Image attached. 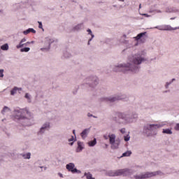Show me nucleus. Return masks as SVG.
<instances>
[{
	"label": "nucleus",
	"instance_id": "f257e3e1",
	"mask_svg": "<svg viewBox=\"0 0 179 179\" xmlns=\"http://www.w3.org/2000/svg\"><path fill=\"white\" fill-rule=\"evenodd\" d=\"M143 61H145V59L141 55H135L129 58V62H131V64L128 63L127 64L117 66L115 71L116 72H124V73L128 71L136 72V71H138L136 65H141Z\"/></svg>",
	"mask_w": 179,
	"mask_h": 179
},
{
	"label": "nucleus",
	"instance_id": "f03ea898",
	"mask_svg": "<svg viewBox=\"0 0 179 179\" xmlns=\"http://www.w3.org/2000/svg\"><path fill=\"white\" fill-rule=\"evenodd\" d=\"M32 117L31 113H30L27 108L20 109L17 115H15L17 120H27V121Z\"/></svg>",
	"mask_w": 179,
	"mask_h": 179
},
{
	"label": "nucleus",
	"instance_id": "7ed1b4c3",
	"mask_svg": "<svg viewBox=\"0 0 179 179\" xmlns=\"http://www.w3.org/2000/svg\"><path fill=\"white\" fill-rule=\"evenodd\" d=\"M131 174V171L128 169H118L116 171H110L108 173L110 177H117L118 176H127Z\"/></svg>",
	"mask_w": 179,
	"mask_h": 179
},
{
	"label": "nucleus",
	"instance_id": "20e7f679",
	"mask_svg": "<svg viewBox=\"0 0 179 179\" xmlns=\"http://www.w3.org/2000/svg\"><path fill=\"white\" fill-rule=\"evenodd\" d=\"M160 124H148L147 126L144 127V134L147 135V136H152V132H156V129H159L160 128Z\"/></svg>",
	"mask_w": 179,
	"mask_h": 179
},
{
	"label": "nucleus",
	"instance_id": "39448f33",
	"mask_svg": "<svg viewBox=\"0 0 179 179\" xmlns=\"http://www.w3.org/2000/svg\"><path fill=\"white\" fill-rule=\"evenodd\" d=\"M159 174V171L157 172H147L143 174L141 176H135L136 179H142V178H150V177H155V176H157Z\"/></svg>",
	"mask_w": 179,
	"mask_h": 179
},
{
	"label": "nucleus",
	"instance_id": "423d86ee",
	"mask_svg": "<svg viewBox=\"0 0 179 179\" xmlns=\"http://www.w3.org/2000/svg\"><path fill=\"white\" fill-rule=\"evenodd\" d=\"M66 169L69 170V171H71L73 174H75V173H80V171L78 170L77 169H75V164L73 163H69L66 166Z\"/></svg>",
	"mask_w": 179,
	"mask_h": 179
},
{
	"label": "nucleus",
	"instance_id": "0eeeda50",
	"mask_svg": "<svg viewBox=\"0 0 179 179\" xmlns=\"http://www.w3.org/2000/svg\"><path fill=\"white\" fill-rule=\"evenodd\" d=\"M179 29V27H175V28H173L171 27V26L170 25H165L164 27H163L162 29H161V30H164V31H171V30H177Z\"/></svg>",
	"mask_w": 179,
	"mask_h": 179
},
{
	"label": "nucleus",
	"instance_id": "6e6552de",
	"mask_svg": "<svg viewBox=\"0 0 179 179\" xmlns=\"http://www.w3.org/2000/svg\"><path fill=\"white\" fill-rule=\"evenodd\" d=\"M112 149H118V146H120V141L116 140L115 142L112 143L111 144Z\"/></svg>",
	"mask_w": 179,
	"mask_h": 179
},
{
	"label": "nucleus",
	"instance_id": "1a4fd4ad",
	"mask_svg": "<svg viewBox=\"0 0 179 179\" xmlns=\"http://www.w3.org/2000/svg\"><path fill=\"white\" fill-rule=\"evenodd\" d=\"M108 138H109V142H110V145L112 143H114V142L115 141V134H110L108 136Z\"/></svg>",
	"mask_w": 179,
	"mask_h": 179
},
{
	"label": "nucleus",
	"instance_id": "9d476101",
	"mask_svg": "<svg viewBox=\"0 0 179 179\" xmlns=\"http://www.w3.org/2000/svg\"><path fill=\"white\" fill-rule=\"evenodd\" d=\"M46 128H50V123H45L43 124V126L41 128L39 133L43 134L44 132V129H46Z\"/></svg>",
	"mask_w": 179,
	"mask_h": 179
},
{
	"label": "nucleus",
	"instance_id": "9b49d317",
	"mask_svg": "<svg viewBox=\"0 0 179 179\" xmlns=\"http://www.w3.org/2000/svg\"><path fill=\"white\" fill-rule=\"evenodd\" d=\"M87 134H89V129H85L81 134V137L83 138V139H85V138H86V136H87Z\"/></svg>",
	"mask_w": 179,
	"mask_h": 179
},
{
	"label": "nucleus",
	"instance_id": "f8f14e48",
	"mask_svg": "<svg viewBox=\"0 0 179 179\" xmlns=\"http://www.w3.org/2000/svg\"><path fill=\"white\" fill-rule=\"evenodd\" d=\"M146 34V32H142L141 34H138L136 37H134L135 40L136 41H138V40H141L143 36Z\"/></svg>",
	"mask_w": 179,
	"mask_h": 179
},
{
	"label": "nucleus",
	"instance_id": "ddd939ff",
	"mask_svg": "<svg viewBox=\"0 0 179 179\" xmlns=\"http://www.w3.org/2000/svg\"><path fill=\"white\" fill-rule=\"evenodd\" d=\"M122 99H124V98L113 97V98H109V99L106 98V100H108V101H110V103H114V101H117V100H122Z\"/></svg>",
	"mask_w": 179,
	"mask_h": 179
},
{
	"label": "nucleus",
	"instance_id": "4468645a",
	"mask_svg": "<svg viewBox=\"0 0 179 179\" xmlns=\"http://www.w3.org/2000/svg\"><path fill=\"white\" fill-rule=\"evenodd\" d=\"M17 90H22V88H18L17 87H15L11 91H10V94L11 96H13L14 94H16V92Z\"/></svg>",
	"mask_w": 179,
	"mask_h": 179
},
{
	"label": "nucleus",
	"instance_id": "2eb2a0df",
	"mask_svg": "<svg viewBox=\"0 0 179 179\" xmlns=\"http://www.w3.org/2000/svg\"><path fill=\"white\" fill-rule=\"evenodd\" d=\"M27 44H30V42H27L26 43H23L22 41L20 42V44L17 45L16 47L17 48H22L23 45H27Z\"/></svg>",
	"mask_w": 179,
	"mask_h": 179
},
{
	"label": "nucleus",
	"instance_id": "dca6fc26",
	"mask_svg": "<svg viewBox=\"0 0 179 179\" xmlns=\"http://www.w3.org/2000/svg\"><path fill=\"white\" fill-rule=\"evenodd\" d=\"M162 132L163 134H167L168 135H171V134H173V131H171V129H164Z\"/></svg>",
	"mask_w": 179,
	"mask_h": 179
},
{
	"label": "nucleus",
	"instance_id": "f3484780",
	"mask_svg": "<svg viewBox=\"0 0 179 179\" xmlns=\"http://www.w3.org/2000/svg\"><path fill=\"white\" fill-rule=\"evenodd\" d=\"M1 50H3V51H7V50H9V45H8L7 43L1 45Z\"/></svg>",
	"mask_w": 179,
	"mask_h": 179
},
{
	"label": "nucleus",
	"instance_id": "a211bd4d",
	"mask_svg": "<svg viewBox=\"0 0 179 179\" xmlns=\"http://www.w3.org/2000/svg\"><path fill=\"white\" fill-rule=\"evenodd\" d=\"M97 143V141L94 138L93 141L88 143L89 146H94Z\"/></svg>",
	"mask_w": 179,
	"mask_h": 179
},
{
	"label": "nucleus",
	"instance_id": "6ab92c4d",
	"mask_svg": "<svg viewBox=\"0 0 179 179\" xmlns=\"http://www.w3.org/2000/svg\"><path fill=\"white\" fill-rule=\"evenodd\" d=\"M131 155H132V152H131V151H127V152H124V153L122 154V157H128V156H131Z\"/></svg>",
	"mask_w": 179,
	"mask_h": 179
},
{
	"label": "nucleus",
	"instance_id": "aec40b11",
	"mask_svg": "<svg viewBox=\"0 0 179 179\" xmlns=\"http://www.w3.org/2000/svg\"><path fill=\"white\" fill-rule=\"evenodd\" d=\"M30 51V48H24L20 49L21 52H29Z\"/></svg>",
	"mask_w": 179,
	"mask_h": 179
},
{
	"label": "nucleus",
	"instance_id": "412c9836",
	"mask_svg": "<svg viewBox=\"0 0 179 179\" xmlns=\"http://www.w3.org/2000/svg\"><path fill=\"white\" fill-rule=\"evenodd\" d=\"M10 109L8 108L7 106H4L3 109L1 110L2 114H5V113H8V111H10Z\"/></svg>",
	"mask_w": 179,
	"mask_h": 179
},
{
	"label": "nucleus",
	"instance_id": "4be33fe9",
	"mask_svg": "<svg viewBox=\"0 0 179 179\" xmlns=\"http://www.w3.org/2000/svg\"><path fill=\"white\" fill-rule=\"evenodd\" d=\"M85 177H87V179H93L92 173H85Z\"/></svg>",
	"mask_w": 179,
	"mask_h": 179
},
{
	"label": "nucleus",
	"instance_id": "5701e85b",
	"mask_svg": "<svg viewBox=\"0 0 179 179\" xmlns=\"http://www.w3.org/2000/svg\"><path fill=\"white\" fill-rule=\"evenodd\" d=\"M31 155V154H30V152H28L27 154L23 155L22 157H24V159H30Z\"/></svg>",
	"mask_w": 179,
	"mask_h": 179
},
{
	"label": "nucleus",
	"instance_id": "b1692460",
	"mask_svg": "<svg viewBox=\"0 0 179 179\" xmlns=\"http://www.w3.org/2000/svg\"><path fill=\"white\" fill-rule=\"evenodd\" d=\"M78 149H79L80 150H82V149H83V147H82V143H80V141L78 142Z\"/></svg>",
	"mask_w": 179,
	"mask_h": 179
},
{
	"label": "nucleus",
	"instance_id": "393cba45",
	"mask_svg": "<svg viewBox=\"0 0 179 179\" xmlns=\"http://www.w3.org/2000/svg\"><path fill=\"white\" fill-rule=\"evenodd\" d=\"M130 138H131V137L129 136V135L125 136H124V141H125V142H128V141H129Z\"/></svg>",
	"mask_w": 179,
	"mask_h": 179
},
{
	"label": "nucleus",
	"instance_id": "a878e982",
	"mask_svg": "<svg viewBox=\"0 0 179 179\" xmlns=\"http://www.w3.org/2000/svg\"><path fill=\"white\" fill-rule=\"evenodd\" d=\"M29 33H30V28L27 29L26 31H24L23 34H29Z\"/></svg>",
	"mask_w": 179,
	"mask_h": 179
},
{
	"label": "nucleus",
	"instance_id": "bb28decb",
	"mask_svg": "<svg viewBox=\"0 0 179 179\" xmlns=\"http://www.w3.org/2000/svg\"><path fill=\"white\" fill-rule=\"evenodd\" d=\"M0 78H3V69L0 70Z\"/></svg>",
	"mask_w": 179,
	"mask_h": 179
},
{
	"label": "nucleus",
	"instance_id": "cd10ccee",
	"mask_svg": "<svg viewBox=\"0 0 179 179\" xmlns=\"http://www.w3.org/2000/svg\"><path fill=\"white\" fill-rule=\"evenodd\" d=\"M174 129H175L176 131H179V123L177 124L175 126Z\"/></svg>",
	"mask_w": 179,
	"mask_h": 179
},
{
	"label": "nucleus",
	"instance_id": "c85d7f7f",
	"mask_svg": "<svg viewBox=\"0 0 179 179\" xmlns=\"http://www.w3.org/2000/svg\"><path fill=\"white\" fill-rule=\"evenodd\" d=\"M99 83L97 82V80H95V82L94 83V84H92V87H94V86H96Z\"/></svg>",
	"mask_w": 179,
	"mask_h": 179
},
{
	"label": "nucleus",
	"instance_id": "c756f323",
	"mask_svg": "<svg viewBox=\"0 0 179 179\" xmlns=\"http://www.w3.org/2000/svg\"><path fill=\"white\" fill-rule=\"evenodd\" d=\"M38 27H39V29H43V24L41 23V22H38Z\"/></svg>",
	"mask_w": 179,
	"mask_h": 179
},
{
	"label": "nucleus",
	"instance_id": "7c9ffc66",
	"mask_svg": "<svg viewBox=\"0 0 179 179\" xmlns=\"http://www.w3.org/2000/svg\"><path fill=\"white\" fill-rule=\"evenodd\" d=\"M30 30V33H36V30H34V29L33 28H29Z\"/></svg>",
	"mask_w": 179,
	"mask_h": 179
},
{
	"label": "nucleus",
	"instance_id": "2f4dec72",
	"mask_svg": "<svg viewBox=\"0 0 179 179\" xmlns=\"http://www.w3.org/2000/svg\"><path fill=\"white\" fill-rule=\"evenodd\" d=\"M119 117H120V118H125V117H124V115H122V113H119Z\"/></svg>",
	"mask_w": 179,
	"mask_h": 179
},
{
	"label": "nucleus",
	"instance_id": "473e14b6",
	"mask_svg": "<svg viewBox=\"0 0 179 179\" xmlns=\"http://www.w3.org/2000/svg\"><path fill=\"white\" fill-rule=\"evenodd\" d=\"M121 134H125V129H122L120 130Z\"/></svg>",
	"mask_w": 179,
	"mask_h": 179
},
{
	"label": "nucleus",
	"instance_id": "72a5a7b5",
	"mask_svg": "<svg viewBox=\"0 0 179 179\" xmlns=\"http://www.w3.org/2000/svg\"><path fill=\"white\" fill-rule=\"evenodd\" d=\"M25 99H28V100L30 99V97L29 96V94H25Z\"/></svg>",
	"mask_w": 179,
	"mask_h": 179
},
{
	"label": "nucleus",
	"instance_id": "f704fd0d",
	"mask_svg": "<svg viewBox=\"0 0 179 179\" xmlns=\"http://www.w3.org/2000/svg\"><path fill=\"white\" fill-rule=\"evenodd\" d=\"M21 43H26V38H22V40H21Z\"/></svg>",
	"mask_w": 179,
	"mask_h": 179
},
{
	"label": "nucleus",
	"instance_id": "c9c22d12",
	"mask_svg": "<svg viewBox=\"0 0 179 179\" xmlns=\"http://www.w3.org/2000/svg\"><path fill=\"white\" fill-rule=\"evenodd\" d=\"M72 141H73V136L69 139V142H72Z\"/></svg>",
	"mask_w": 179,
	"mask_h": 179
},
{
	"label": "nucleus",
	"instance_id": "e433bc0d",
	"mask_svg": "<svg viewBox=\"0 0 179 179\" xmlns=\"http://www.w3.org/2000/svg\"><path fill=\"white\" fill-rule=\"evenodd\" d=\"M103 138H104V139H106L107 141V139H108L109 137L106 135H104Z\"/></svg>",
	"mask_w": 179,
	"mask_h": 179
},
{
	"label": "nucleus",
	"instance_id": "4c0bfd02",
	"mask_svg": "<svg viewBox=\"0 0 179 179\" xmlns=\"http://www.w3.org/2000/svg\"><path fill=\"white\" fill-rule=\"evenodd\" d=\"M87 31L89 32V34H92V30L91 29H87Z\"/></svg>",
	"mask_w": 179,
	"mask_h": 179
},
{
	"label": "nucleus",
	"instance_id": "58836bf2",
	"mask_svg": "<svg viewBox=\"0 0 179 179\" xmlns=\"http://www.w3.org/2000/svg\"><path fill=\"white\" fill-rule=\"evenodd\" d=\"M88 117H92V115H90V113H88Z\"/></svg>",
	"mask_w": 179,
	"mask_h": 179
},
{
	"label": "nucleus",
	"instance_id": "ea45409f",
	"mask_svg": "<svg viewBox=\"0 0 179 179\" xmlns=\"http://www.w3.org/2000/svg\"><path fill=\"white\" fill-rule=\"evenodd\" d=\"M170 83H166V86H169V85H170Z\"/></svg>",
	"mask_w": 179,
	"mask_h": 179
},
{
	"label": "nucleus",
	"instance_id": "a19ab883",
	"mask_svg": "<svg viewBox=\"0 0 179 179\" xmlns=\"http://www.w3.org/2000/svg\"><path fill=\"white\" fill-rule=\"evenodd\" d=\"M70 145H71V146H72V145H73V143H71Z\"/></svg>",
	"mask_w": 179,
	"mask_h": 179
},
{
	"label": "nucleus",
	"instance_id": "79ce46f5",
	"mask_svg": "<svg viewBox=\"0 0 179 179\" xmlns=\"http://www.w3.org/2000/svg\"><path fill=\"white\" fill-rule=\"evenodd\" d=\"M144 16H148V14H143Z\"/></svg>",
	"mask_w": 179,
	"mask_h": 179
},
{
	"label": "nucleus",
	"instance_id": "37998d69",
	"mask_svg": "<svg viewBox=\"0 0 179 179\" xmlns=\"http://www.w3.org/2000/svg\"><path fill=\"white\" fill-rule=\"evenodd\" d=\"M88 44H90V40L88 41Z\"/></svg>",
	"mask_w": 179,
	"mask_h": 179
},
{
	"label": "nucleus",
	"instance_id": "c03bdc74",
	"mask_svg": "<svg viewBox=\"0 0 179 179\" xmlns=\"http://www.w3.org/2000/svg\"><path fill=\"white\" fill-rule=\"evenodd\" d=\"M73 134H75V130H73Z\"/></svg>",
	"mask_w": 179,
	"mask_h": 179
},
{
	"label": "nucleus",
	"instance_id": "a18cd8bd",
	"mask_svg": "<svg viewBox=\"0 0 179 179\" xmlns=\"http://www.w3.org/2000/svg\"><path fill=\"white\" fill-rule=\"evenodd\" d=\"M59 176H60V177H62V174L60 173Z\"/></svg>",
	"mask_w": 179,
	"mask_h": 179
},
{
	"label": "nucleus",
	"instance_id": "49530a36",
	"mask_svg": "<svg viewBox=\"0 0 179 179\" xmlns=\"http://www.w3.org/2000/svg\"><path fill=\"white\" fill-rule=\"evenodd\" d=\"M92 35V37H94V36L93 34H91Z\"/></svg>",
	"mask_w": 179,
	"mask_h": 179
},
{
	"label": "nucleus",
	"instance_id": "de8ad7c7",
	"mask_svg": "<svg viewBox=\"0 0 179 179\" xmlns=\"http://www.w3.org/2000/svg\"><path fill=\"white\" fill-rule=\"evenodd\" d=\"M120 1H122V2H124V0H120Z\"/></svg>",
	"mask_w": 179,
	"mask_h": 179
},
{
	"label": "nucleus",
	"instance_id": "09e8293b",
	"mask_svg": "<svg viewBox=\"0 0 179 179\" xmlns=\"http://www.w3.org/2000/svg\"><path fill=\"white\" fill-rule=\"evenodd\" d=\"M172 80H176V79L173 78Z\"/></svg>",
	"mask_w": 179,
	"mask_h": 179
},
{
	"label": "nucleus",
	"instance_id": "8fccbe9b",
	"mask_svg": "<svg viewBox=\"0 0 179 179\" xmlns=\"http://www.w3.org/2000/svg\"><path fill=\"white\" fill-rule=\"evenodd\" d=\"M157 133H155V135H156Z\"/></svg>",
	"mask_w": 179,
	"mask_h": 179
},
{
	"label": "nucleus",
	"instance_id": "3c124183",
	"mask_svg": "<svg viewBox=\"0 0 179 179\" xmlns=\"http://www.w3.org/2000/svg\"><path fill=\"white\" fill-rule=\"evenodd\" d=\"M24 125H27V124H24Z\"/></svg>",
	"mask_w": 179,
	"mask_h": 179
}]
</instances>
